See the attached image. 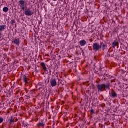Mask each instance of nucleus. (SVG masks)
Returning <instances> with one entry per match:
<instances>
[{"label":"nucleus","instance_id":"obj_7","mask_svg":"<svg viewBox=\"0 0 128 128\" xmlns=\"http://www.w3.org/2000/svg\"><path fill=\"white\" fill-rule=\"evenodd\" d=\"M22 78L25 84H28V80H30V78L26 77V75H23Z\"/></svg>","mask_w":128,"mask_h":128},{"label":"nucleus","instance_id":"obj_18","mask_svg":"<svg viewBox=\"0 0 128 128\" xmlns=\"http://www.w3.org/2000/svg\"><path fill=\"white\" fill-rule=\"evenodd\" d=\"M4 122V118L0 117V124H2V122Z\"/></svg>","mask_w":128,"mask_h":128},{"label":"nucleus","instance_id":"obj_19","mask_svg":"<svg viewBox=\"0 0 128 128\" xmlns=\"http://www.w3.org/2000/svg\"><path fill=\"white\" fill-rule=\"evenodd\" d=\"M90 113H91V114H94V110L92 109V110H90Z\"/></svg>","mask_w":128,"mask_h":128},{"label":"nucleus","instance_id":"obj_21","mask_svg":"<svg viewBox=\"0 0 128 128\" xmlns=\"http://www.w3.org/2000/svg\"><path fill=\"white\" fill-rule=\"evenodd\" d=\"M18 121V119H16V120H14V122H17Z\"/></svg>","mask_w":128,"mask_h":128},{"label":"nucleus","instance_id":"obj_20","mask_svg":"<svg viewBox=\"0 0 128 128\" xmlns=\"http://www.w3.org/2000/svg\"><path fill=\"white\" fill-rule=\"evenodd\" d=\"M2 36V32H0V38Z\"/></svg>","mask_w":128,"mask_h":128},{"label":"nucleus","instance_id":"obj_13","mask_svg":"<svg viewBox=\"0 0 128 128\" xmlns=\"http://www.w3.org/2000/svg\"><path fill=\"white\" fill-rule=\"evenodd\" d=\"M40 66H42L44 70V72H46V64H44V62H42L40 63Z\"/></svg>","mask_w":128,"mask_h":128},{"label":"nucleus","instance_id":"obj_3","mask_svg":"<svg viewBox=\"0 0 128 128\" xmlns=\"http://www.w3.org/2000/svg\"><path fill=\"white\" fill-rule=\"evenodd\" d=\"M92 48L94 52H98L100 50V46L98 42H94L92 44Z\"/></svg>","mask_w":128,"mask_h":128},{"label":"nucleus","instance_id":"obj_1","mask_svg":"<svg viewBox=\"0 0 128 128\" xmlns=\"http://www.w3.org/2000/svg\"><path fill=\"white\" fill-rule=\"evenodd\" d=\"M96 88L98 90V92H104V90H110V84H98L96 86Z\"/></svg>","mask_w":128,"mask_h":128},{"label":"nucleus","instance_id":"obj_8","mask_svg":"<svg viewBox=\"0 0 128 128\" xmlns=\"http://www.w3.org/2000/svg\"><path fill=\"white\" fill-rule=\"evenodd\" d=\"M110 96L112 98H116L118 96V94L114 91H112L111 94H110Z\"/></svg>","mask_w":128,"mask_h":128},{"label":"nucleus","instance_id":"obj_14","mask_svg":"<svg viewBox=\"0 0 128 128\" xmlns=\"http://www.w3.org/2000/svg\"><path fill=\"white\" fill-rule=\"evenodd\" d=\"M113 48H114V46H118V40H114L112 44Z\"/></svg>","mask_w":128,"mask_h":128},{"label":"nucleus","instance_id":"obj_23","mask_svg":"<svg viewBox=\"0 0 128 128\" xmlns=\"http://www.w3.org/2000/svg\"><path fill=\"white\" fill-rule=\"evenodd\" d=\"M90 42H92V40H90Z\"/></svg>","mask_w":128,"mask_h":128},{"label":"nucleus","instance_id":"obj_2","mask_svg":"<svg viewBox=\"0 0 128 128\" xmlns=\"http://www.w3.org/2000/svg\"><path fill=\"white\" fill-rule=\"evenodd\" d=\"M18 6L20 8L21 10H24L26 6V2L24 0H20L18 2Z\"/></svg>","mask_w":128,"mask_h":128},{"label":"nucleus","instance_id":"obj_9","mask_svg":"<svg viewBox=\"0 0 128 128\" xmlns=\"http://www.w3.org/2000/svg\"><path fill=\"white\" fill-rule=\"evenodd\" d=\"M100 48H102V50H104L106 48V44H105L104 42H100Z\"/></svg>","mask_w":128,"mask_h":128},{"label":"nucleus","instance_id":"obj_17","mask_svg":"<svg viewBox=\"0 0 128 128\" xmlns=\"http://www.w3.org/2000/svg\"><path fill=\"white\" fill-rule=\"evenodd\" d=\"M10 23L11 24H12V26H14L16 24V21L13 20H12L10 22Z\"/></svg>","mask_w":128,"mask_h":128},{"label":"nucleus","instance_id":"obj_10","mask_svg":"<svg viewBox=\"0 0 128 128\" xmlns=\"http://www.w3.org/2000/svg\"><path fill=\"white\" fill-rule=\"evenodd\" d=\"M8 122L10 124H12L14 122V118L11 116L10 118L8 120Z\"/></svg>","mask_w":128,"mask_h":128},{"label":"nucleus","instance_id":"obj_5","mask_svg":"<svg viewBox=\"0 0 128 128\" xmlns=\"http://www.w3.org/2000/svg\"><path fill=\"white\" fill-rule=\"evenodd\" d=\"M50 84L52 88L56 86V78H52L50 80Z\"/></svg>","mask_w":128,"mask_h":128},{"label":"nucleus","instance_id":"obj_11","mask_svg":"<svg viewBox=\"0 0 128 128\" xmlns=\"http://www.w3.org/2000/svg\"><path fill=\"white\" fill-rule=\"evenodd\" d=\"M79 44L81 46H84L86 44V42L84 40H80Z\"/></svg>","mask_w":128,"mask_h":128},{"label":"nucleus","instance_id":"obj_6","mask_svg":"<svg viewBox=\"0 0 128 128\" xmlns=\"http://www.w3.org/2000/svg\"><path fill=\"white\" fill-rule=\"evenodd\" d=\"M12 42H13L15 44H16V46H20V38L14 39V40Z\"/></svg>","mask_w":128,"mask_h":128},{"label":"nucleus","instance_id":"obj_15","mask_svg":"<svg viewBox=\"0 0 128 128\" xmlns=\"http://www.w3.org/2000/svg\"><path fill=\"white\" fill-rule=\"evenodd\" d=\"M38 126H44V122L42 121L41 122H39L38 124Z\"/></svg>","mask_w":128,"mask_h":128},{"label":"nucleus","instance_id":"obj_12","mask_svg":"<svg viewBox=\"0 0 128 128\" xmlns=\"http://www.w3.org/2000/svg\"><path fill=\"white\" fill-rule=\"evenodd\" d=\"M6 28V25H0V32H4Z\"/></svg>","mask_w":128,"mask_h":128},{"label":"nucleus","instance_id":"obj_4","mask_svg":"<svg viewBox=\"0 0 128 128\" xmlns=\"http://www.w3.org/2000/svg\"><path fill=\"white\" fill-rule=\"evenodd\" d=\"M24 14L27 16H32L34 14V11L30 10V8H28L24 10Z\"/></svg>","mask_w":128,"mask_h":128},{"label":"nucleus","instance_id":"obj_16","mask_svg":"<svg viewBox=\"0 0 128 128\" xmlns=\"http://www.w3.org/2000/svg\"><path fill=\"white\" fill-rule=\"evenodd\" d=\"M3 12H8V8L4 7L3 8Z\"/></svg>","mask_w":128,"mask_h":128},{"label":"nucleus","instance_id":"obj_22","mask_svg":"<svg viewBox=\"0 0 128 128\" xmlns=\"http://www.w3.org/2000/svg\"><path fill=\"white\" fill-rule=\"evenodd\" d=\"M54 2H56V0H53Z\"/></svg>","mask_w":128,"mask_h":128}]
</instances>
